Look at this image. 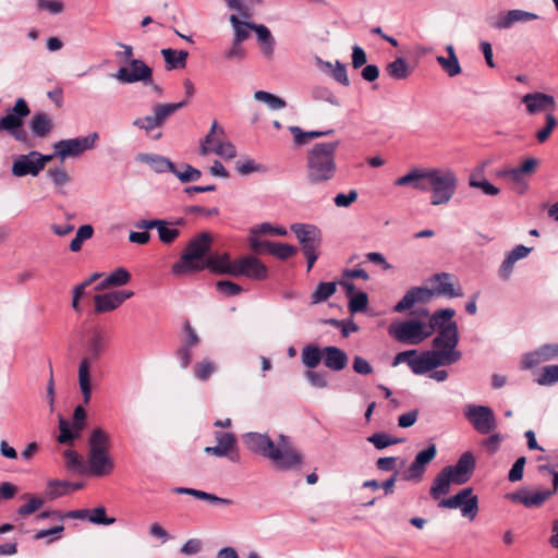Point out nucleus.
<instances>
[{"mask_svg":"<svg viewBox=\"0 0 558 558\" xmlns=\"http://www.w3.org/2000/svg\"><path fill=\"white\" fill-rule=\"evenodd\" d=\"M396 186H412L421 192H430V204H448L457 192L458 178L448 168H413L395 181Z\"/></svg>","mask_w":558,"mask_h":558,"instance_id":"f257e3e1","label":"nucleus"},{"mask_svg":"<svg viewBox=\"0 0 558 558\" xmlns=\"http://www.w3.org/2000/svg\"><path fill=\"white\" fill-rule=\"evenodd\" d=\"M244 444L252 452L267 458L277 470L290 471L303 463V456L288 436L280 435L275 442L266 434L247 433L244 435Z\"/></svg>","mask_w":558,"mask_h":558,"instance_id":"f03ea898","label":"nucleus"},{"mask_svg":"<svg viewBox=\"0 0 558 558\" xmlns=\"http://www.w3.org/2000/svg\"><path fill=\"white\" fill-rule=\"evenodd\" d=\"M230 10H234L239 13L231 14L229 21L234 31L233 40L242 43L250 37L251 31L256 33L258 43L260 44L262 53L267 58L271 59L275 52V38L271 35L268 27L263 24H254L247 21H241L239 16L244 20H250L253 16L251 7L258 2V0H225Z\"/></svg>","mask_w":558,"mask_h":558,"instance_id":"7ed1b4c3","label":"nucleus"},{"mask_svg":"<svg viewBox=\"0 0 558 558\" xmlns=\"http://www.w3.org/2000/svg\"><path fill=\"white\" fill-rule=\"evenodd\" d=\"M339 141L315 144L306 157V181L310 185H323L337 173L336 151Z\"/></svg>","mask_w":558,"mask_h":558,"instance_id":"20e7f679","label":"nucleus"},{"mask_svg":"<svg viewBox=\"0 0 558 558\" xmlns=\"http://www.w3.org/2000/svg\"><path fill=\"white\" fill-rule=\"evenodd\" d=\"M211 236L202 232L193 238L184 248L180 259L172 265L174 275L198 272L206 269L207 253L210 250Z\"/></svg>","mask_w":558,"mask_h":558,"instance_id":"39448f33","label":"nucleus"},{"mask_svg":"<svg viewBox=\"0 0 558 558\" xmlns=\"http://www.w3.org/2000/svg\"><path fill=\"white\" fill-rule=\"evenodd\" d=\"M109 435L101 428H95L90 433L87 473L104 476L112 472L114 463L109 454Z\"/></svg>","mask_w":558,"mask_h":558,"instance_id":"423d86ee","label":"nucleus"},{"mask_svg":"<svg viewBox=\"0 0 558 558\" xmlns=\"http://www.w3.org/2000/svg\"><path fill=\"white\" fill-rule=\"evenodd\" d=\"M108 338L100 330H94L87 341L89 356L82 359L78 366V384L84 403L87 404L92 396L90 360H97L106 350Z\"/></svg>","mask_w":558,"mask_h":558,"instance_id":"0eeeda50","label":"nucleus"},{"mask_svg":"<svg viewBox=\"0 0 558 558\" xmlns=\"http://www.w3.org/2000/svg\"><path fill=\"white\" fill-rule=\"evenodd\" d=\"M31 113L24 98H19L8 113L0 119V132L5 131L17 142L31 146V138L24 129V119Z\"/></svg>","mask_w":558,"mask_h":558,"instance_id":"6e6552de","label":"nucleus"},{"mask_svg":"<svg viewBox=\"0 0 558 558\" xmlns=\"http://www.w3.org/2000/svg\"><path fill=\"white\" fill-rule=\"evenodd\" d=\"M459 343V329L456 322H452L446 328L438 330L437 336L433 339L432 350L436 356L445 364L451 365L457 363L462 354L457 350Z\"/></svg>","mask_w":558,"mask_h":558,"instance_id":"1a4fd4ad","label":"nucleus"},{"mask_svg":"<svg viewBox=\"0 0 558 558\" xmlns=\"http://www.w3.org/2000/svg\"><path fill=\"white\" fill-rule=\"evenodd\" d=\"M187 104L186 100L172 104H157L153 107V114L137 118L133 125L144 131L150 138L157 141L161 138L162 133H154L155 130L163 126L168 118Z\"/></svg>","mask_w":558,"mask_h":558,"instance_id":"9d476101","label":"nucleus"},{"mask_svg":"<svg viewBox=\"0 0 558 558\" xmlns=\"http://www.w3.org/2000/svg\"><path fill=\"white\" fill-rule=\"evenodd\" d=\"M388 333L398 342L416 345L433 335V328L420 320L408 319L390 324Z\"/></svg>","mask_w":558,"mask_h":558,"instance_id":"9b49d317","label":"nucleus"},{"mask_svg":"<svg viewBox=\"0 0 558 558\" xmlns=\"http://www.w3.org/2000/svg\"><path fill=\"white\" fill-rule=\"evenodd\" d=\"M290 229L302 245L307 262V271H310L319 256L322 231L315 225L310 223H293Z\"/></svg>","mask_w":558,"mask_h":558,"instance_id":"f8f14e48","label":"nucleus"},{"mask_svg":"<svg viewBox=\"0 0 558 558\" xmlns=\"http://www.w3.org/2000/svg\"><path fill=\"white\" fill-rule=\"evenodd\" d=\"M463 414L472 427L481 435H488L498 426L497 417L488 405L466 404Z\"/></svg>","mask_w":558,"mask_h":558,"instance_id":"ddd939ff","label":"nucleus"},{"mask_svg":"<svg viewBox=\"0 0 558 558\" xmlns=\"http://www.w3.org/2000/svg\"><path fill=\"white\" fill-rule=\"evenodd\" d=\"M223 133V129L218 125L217 121H214L209 133L201 144V154L215 153L225 159L234 158L236 156V148L231 142L222 138Z\"/></svg>","mask_w":558,"mask_h":558,"instance_id":"4468645a","label":"nucleus"},{"mask_svg":"<svg viewBox=\"0 0 558 558\" xmlns=\"http://www.w3.org/2000/svg\"><path fill=\"white\" fill-rule=\"evenodd\" d=\"M98 138V133L93 132L87 136H77L75 138L61 140L54 143L53 148L56 155L59 156L62 160H64L69 157H78L86 150L93 149Z\"/></svg>","mask_w":558,"mask_h":558,"instance_id":"2eb2a0df","label":"nucleus"},{"mask_svg":"<svg viewBox=\"0 0 558 558\" xmlns=\"http://www.w3.org/2000/svg\"><path fill=\"white\" fill-rule=\"evenodd\" d=\"M438 507L447 509L460 508L462 517L474 520L478 512V498L473 494L471 487H466L449 498L441 499Z\"/></svg>","mask_w":558,"mask_h":558,"instance_id":"dca6fc26","label":"nucleus"},{"mask_svg":"<svg viewBox=\"0 0 558 558\" xmlns=\"http://www.w3.org/2000/svg\"><path fill=\"white\" fill-rule=\"evenodd\" d=\"M129 65L130 69L120 66L112 76L122 84H133L137 82H142L143 84L153 83V69L143 60H131Z\"/></svg>","mask_w":558,"mask_h":558,"instance_id":"f3484780","label":"nucleus"},{"mask_svg":"<svg viewBox=\"0 0 558 558\" xmlns=\"http://www.w3.org/2000/svg\"><path fill=\"white\" fill-rule=\"evenodd\" d=\"M476 466V460L471 451L460 456L453 465H447L444 470L453 480V484L463 485L470 481Z\"/></svg>","mask_w":558,"mask_h":558,"instance_id":"a211bd4d","label":"nucleus"},{"mask_svg":"<svg viewBox=\"0 0 558 558\" xmlns=\"http://www.w3.org/2000/svg\"><path fill=\"white\" fill-rule=\"evenodd\" d=\"M437 448L435 444H429L425 449L417 452L412 463L403 473L405 481H421L426 466L435 459Z\"/></svg>","mask_w":558,"mask_h":558,"instance_id":"6ab92c4d","label":"nucleus"},{"mask_svg":"<svg viewBox=\"0 0 558 558\" xmlns=\"http://www.w3.org/2000/svg\"><path fill=\"white\" fill-rule=\"evenodd\" d=\"M233 277L245 276L253 280H263L267 277V267L255 256L247 255L235 260Z\"/></svg>","mask_w":558,"mask_h":558,"instance_id":"aec40b11","label":"nucleus"},{"mask_svg":"<svg viewBox=\"0 0 558 558\" xmlns=\"http://www.w3.org/2000/svg\"><path fill=\"white\" fill-rule=\"evenodd\" d=\"M538 15L532 12L523 11L520 9L509 10L501 12L489 21V26L494 29H508L515 23H524L537 20Z\"/></svg>","mask_w":558,"mask_h":558,"instance_id":"412c9836","label":"nucleus"},{"mask_svg":"<svg viewBox=\"0 0 558 558\" xmlns=\"http://www.w3.org/2000/svg\"><path fill=\"white\" fill-rule=\"evenodd\" d=\"M505 497L514 504H521L525 508L531 509L541 507L551 495L546 489L529 490L523 488L508 493Z\"/></svg>","mask_w":558,"mask_h":558,"instance_id":"4be33fe9","label":"nucleus"},{"mask_svg":"<svg viewBox=\"0 0 558 558\" xmlns=\"http://www.w3.org/2000/svg\"><path fill=\"white\" fill-rule=\"evenodd\" d=\"M433 295H442L447 298H460L463 295L462 288L456 286L453 276L448 272L436 274L430 278Z\"/></svg>","mask_w":558,"mask_h":558,"instance_id":"5701e85b","label":"nucleus"},{"mask_svg":"<svg viewBox=\"0 0 558 558\" xmlns=\"http://www.w3.org/2000/svg\"><path fill=\"white\" fill-rule=\"evenodd\" d=\"M132 291H112L104 294H96L94 296L95 312L107 313L118 308L125 300L132 298Z\"/></svg>","mask_w":558,"mask_h":558,"instance_id":"b1692460","label":"nucleus"},{"mask_svg":"<svg viewBox=\"0 0 558 558\" xmlns=\"http://www.w3.org/2000/svg\"><path fill=\"white\" fill-rule=\"evenodd\" d=\"M433 292L425 287H413L407 291L403 298L393 306L396 313L409 311L417 303H427L432 300Z\"/></svg>","mask_w":558,"mask_h":558,"instance_id":"393cba45","label":"nucleus"},{"mask_svg":"<svg viewBox=\"0 0 558 558\" xmlns=\"http://www.w3.org/2000/svg\"><path fill=\"white\" fill-rule=\"evenodd\" d=\"M184 331L186 333V338L182 341L175 354L180 361V366L185 369L192 363V349L198 345L201 340L189 322H185L184 324Z\"/></svg>","mask_w":558,"mask_h":558,"instance_id":"a878e982","label":"nucleus"},{"mask_svg":"<svg viewBox=\"0 0 558 558\" xmlns=\"http://www.w3.org/2000/svg\"><path fill=\"white\" fill-rule=\"evenodd\" d=\"M555 359H558V343L544 344L523 356L522 367L524 369H531L543 362Z\"/></svg>","mask_w":558,"mask_h":558,"instance_id":"bb28decb","label":"nucleus"},{"mask_svg":"<svg viewBox=\"0 0 558 558\" xmlns=\"http://www.w3.org/2000/svg\"><path fill=\"white\" fill-rule=\"evenodd\" d=\"M522 102L525 104L526 110L530 114L543 111H554L556 108L555 98L544 93H529L522 97Z\"/></svg>","mask_w":558,"mask_h":558,"instance_id":"cd10ccee","label":"nucleus"},{"mask_svg":"<svg viewBox=\"0 0 558 558\" xmlns=\"http://www.w3.org/2000/svg\"><path fill=\"white\" fill-rule=\"evenodd\" d=\"M445 365L437 356L436 353L430 351L423 352L420 356L416 354L409 361V367L416 375H422L432 372L438 366Z\"/></svg>","mask_w":558,"mask_h":558,"instance_id":"c85d7f7f","label":"nucleus"},{"mask_svg":"<svg viewBox=\"0 0 558 558\" xmlns=\"http://www.w3.org/2000/svg\"><path fill=\"white\" fill-rule=\"evenodd\" d=\"M36 155L29 151L26 155H19L12 165V174L17 178L32 175L36 177L40 173L36 159Z\"/></svg>","mask_w":558,"mask_h":558,"instance_id":"c756f323","label":"nucleus"},{"mask_svg":"<svg viewBox=\"0 0 558 558\" xmlns=\"http://www.w3.org/2000/svg\"><path fill=\"white\" fill-rule=\"evenodd\" d=\"M251 245L255 251H258L259 248L264 247L271 255L276 256L281 260L288 259L296 253L295 246L286 243L253 240Z\"/></svg>","mask_w":558,"mask_h":558,"instance_id":"7c9ffc66","label":"nucleus"},{"mask_svg":"<svg viewBox=\"0 0 558 558\" xmlns=\"http://www.w3.org/2000/svg\"><path fill=\"white\" fill-rule=\"evenodd\" d=\"M532 251L531 247H526L522 244L520 245H517L515 247H513L506 256V258L504 259V262L501 263L500 267H499V277L504 280H508L511 276V272L513 270V266L514 264L526 257L530 252Z\"/></svg>","mask_w":558,"mask_h":558,"instance_id":"2f4dec72","label":"nucleus"},{"mask_svg":"<svg viewBox=\"0 0 558 558\" xmlns=\"http://www.w3.org/2000/svg\"><path fill=\"white\" fill-rule=\"evenodd\" d=\"M323 362L331 371L339 372L347 367L349 359L347 353L335 345L324 348Z\"/></svg>","mask_w":558,"mask_h":558,"instance_id":"473e14b6","label":"nucleus"},{"mask_svg":"<svg viewBox=\"0 0 558 558\" xmlns=\"http://www.w3.org/2000/svg\"><path fill=\"white\" fill-rule=\"evenodd\" d=\"M206 269L216 274H225L232 276L235 269V260H231L229 254L210 255L207 257Z\"/></svg>","mask_w":558,"mask_h":558,"instance_id":"72a5a7b5","label":"nucleus"},{"mask_svg":"<svg viewBox=\"0 0 558 558\" xmlns=\"http://www.w3.org/2000/svg\"><path fill=\"white\" fill-rule=\"evenodd\" d=\"M29 129L34 136L44 138L53 129L52 119L46 112H36L29 121Z\"/></svg>","mask_w":558,"mask_h":558,"instance_id":"f704fd0d","label":"nucleus"},{"mask_svg":"<svg viewBox=\"0 0 558 558\" xmlns=\"http://www.w3.org/2000/svg\"><path fill=\"white\" fill-rule=\"evenodd\" d=\"M131 274L124 267H118L112 272H110L106 278L99 282L96 287V290H105L108 288L122 287L130 282Z\"/></svg>","mask_w":558,"mask_h":558,"instance_id":"c9c22d12","label":"nucleus"},{"mask_svg":"<svg viewBox=\"0 0 558 558\" xmlns=\"http://www.w3.org/2000/svg\"><path fill=\"white\" fill-rule=\"evenodd\" d=\"M446 51L448 52V57L437 56L436 61L449 77H454L461 73L462 69L454 52L453 46L448 45L446 47Z\"/></svg>","mask_w":558,"mask_h":558,"instance_id":"e433bc0d","label":"nucleus"},{"mask_svg":"<svg viewBox=\"0 0 558 558\" xmlns=\"http://www.w3.org/2000/svg\"><path fill=\"white\" fill-rule=\"evenodd\" d=\"M140 159L150 166L157 173L171 172L174 174L175 165L167 157L154 154H143Z\"/></svg>","mask_w":558,"mask_h":558,"instance_id":"4c0bfd02","label":"nucleus"},{"mask_svg":"<svg viewBox=\"0 0 558 558\" xmlns=\"http://www.w3.org/2000/svg\"><path fill=\"white\" fill-rule=\"evenodd\" d=\"M161 54L165 59L167 70L184 69L186 66V60L189 57V52L186 50L165 48L161 50Z\"/></svg>","mask_w":558,"mask_h":558,"instance_id":"58836bf2","label":"nucleus"},{"mask_svg":"<svg viewBox=\"0 0 558 558\" xmlns=\"http://www.w3.org/2000/svg\"><path fill=\"white\" fill-rule=\"evenodd\" d=\"M451 484H453V480H451L450 475L441 469L432 483L429 489L430 497L435 500L440 499L441 496L449 493Z\"/></svg>","mask_w":558,"mask_h":558,"instance_id":"ea45409f","label":"nucleus"},{"mask_svg":"<svg viewBox=\"0 0 558 558\" xmlns=\"http://www.w3.org/2000/svg\"><path fill=\"white\" fill-rule=\"evenodd\" d=\"M456 315V311L453 308H441L436 312H434L429 316V320L427 327L433 328V333L436 330H441L442 328H446L448 325H450L453 320L452 318Z\"/></svg>","mask_w":558,"mask_h":558,"instance_id":"a19ab883","label":"nucleus"},{"mask_svg":"<svg viewBox=\"0 0 558 558\" xmlns=\"http://www.w3.org/2000/svg\"><path fill=\"white\" fill-rule=\"evenodd\" d=\"M324 357V348L320 349L316 344H306L301 352L302 363L310 369L318 366Z\"/></svg>","mask_w":558,"mask_h":558,"instance_id":"79ce46f5","label":"nucleus"},{"mask_svg":"<svg viewBox=\"0 0 558 558\" xmlns=\"http://www.w3.org/2000/svg\"><path fill=\"white\" fill-rule=\"evenodd\" d=\"M174 492L180 495H190L197 499L208 501L210 504H219V505H230L231 504V500H229V499L221 498L214 494H209L204 490H198L195 488L177 487V488H174Z\"/></svg>","mask_w":558,"mask_h":558,"instance_id":"37998d69","label":"nucleus"},{"mask_svg":"<svg viewBox=\"0 0 558 558\" xmlns=\"http://www.w3.org/2000/svg\"><path fill=\"white\" fill-rule=\"evenodd\" d=\"M387 74L393 80H405L412 70L403 58H397L386 66Z\"/></svg>","mask_w":558,"mask_h":558,"instance_id":"c03bdc74","label":"nucleus"},{"mask_svg":"<svg viewBox=\"0 0 558 558\" xmlns=\"http://www.w3.org/2000/svg\"><path fill=\"white\" fill-rule=\"evenodd\" d=\"M59 429L60 434L57 437V441L61 445H71L75 439L81 437L82 430L74 428V425L71 427L69 422L63 417L59 418Z\"/></svg>","mask_w":558,"mask_h":558,"instance_id":"a18cd8bd","label":"nucleus"},{"mask_svg":"<svg viewBox=\"0 0 558 558\" xmlns=\"http://www.w3.org/2000/svg\"><path fill=\"white\" fill-rule=\"evenodd\" d=\"M337 290L336 282H320L311 295V302L318 304L328 300Z\"/></svg>","mask_w":558,"mask_h":558,"instance_id":"49530a36","label":"nucleus"},{"mask_svg":"<svg viewBox=\"0 0 558 558\" xmlns=\"http://www.w3.org/2000/svg\"><path fill=\"white\" fill-rule=\"evenodd\" d=\"M63 454L68 470L75 471L80 474L87 473V465L83 462L82 457L75 450L66 449Z\"/></svg>","mask_w":558,"mask_h":558,"instance_id":"de8ad7c7","label":"nucleus"},{"mask_svg":"<svg viewBox=\"0 0 558 558\" xmlns=\"http://www.w3.org/2000/svg\"><path fill=\"white\" fill-rule=\"evenodd\" d=\"M290 131L294 136V142L298 145H304L307 140L315 138V137H322L327 136L333 133L332 129L326 130V131H310V132H303L301 128L299 126H290Z\"/></svg>","mask_w":558,"mask_h":558,"instance_id":"09e8293b","label":"nucleus"},{"mask_svg":"<svg viewBox=\"0 0 558 558\" xmlns=\"http://www.w3.org/2000/svg\"><path fill=\"white\" fill-rule=\"evenodd\" d=\"M23 498L27 499V502L22 505L17 509V514L21 517H27L33 514L38 509H40L45 504V499L37 495L25 494Z\"/></svg>","mask_w":558,"mask_h":558,"instance_id":"8fccbe9b","label":"nucleus"},{"mask_svg":"<svg viewBox=\"0 0 558 558\" xmlns=\"http://www.w3.org/2000/svg\"><path fill=\"white\" fill-rule=\"evenodd\" d=\"M94 234V228L90 225H83L81 226L74 239L70 243V251L71 252H80L82 250L83 243L86 240H89Z\"/></svg>","mask_w":558,"mask_h":558,"instance_id":"3c124183","label":"nucleus"},{"mask_svg":"<svg viewBox=\"0 0 558 558\" xmlns=\"http://www.w3.org/2000/svg\"><path fill=\"white\" fill-rule=\"evenodd\" d=\"M254 98L257 101L265 102L271 110L283 109L287 106L282 98L265 90L255 92Z\"/></svg>","mask_w":558,"mask_h":558,"instance_id":"603ef678","label":"nucleus"},{"mask_svg":"<svg viewBox=\"0 0 558 558\" xmlns=\"http://www.w3.org/2000/svg\"><path fill=\"white\" fill-rule=\"evenodd\" d=\"M174 175L182 182L189 183L197 181L202 172L187 163H182L180 169L175 166Z\"/></svg>","mask_w":558,"mask_h":558,"instance_id":"864d4df0","label":"nucleus"},{"mask_svg":"<svg viewBox=\"0 0 558 558\" xmlns=\"http://www.w3.org/2000/svg\"><path fill=\"white\" fill-rule=\"evenodd\" d=\"M71 483L68 481L51 480L47 484L46 494L49 499L53 500L68 494Z\"/></svg>","mask_w":558,"mask_h":558,"instance_id":"5fc2aeb1","label":"nucleus"},{"mask_svg":"<svg viewBox=\"0 0 558 558\" xmlns=\"http://www.w3.org/2000/svg\"><path fill=\"white\" fill-rule=\"evenodd\" d=\"M215 372L216 365L209 359H204L194 365V375L202 381H206Z\"/></svg>","mask_w":558,"mask_h":558,"instance_id":"6e6d98bb","label":"nucleus"},{"mask_svg":"<svg viewBox=\"0 0 558 558\" xmlns=\"http://www.w3.org/2000/svg\"><path fill=\"white\" fill-rule=\"evenodd\" d=\"M159 240L163 244H171L180 235V231L177 228H170L166 220H160V225L157 226Z\"/></svg>","mask_w":558,"mask_h":558,"instance_id":"4d7b16f0","label":"nucleus"},{"mask_svg":"<svg viewBox=\"0 0 558 558\" xmlns=\"http://www.w3.org/2000/svg\"><path fill=\"white\" fill-rule=\"evenodd\" d=\"M215 438L217 446L223 448L228 452H238L236 438L234 434L228 432H216Z\"/></svg>","mask_w":558,"mask_h":558,"instance_id":"13d9d810","label":"nucleus"},{"mask_svg":"<svg viewBox=\"0 0 558 558\" xmlns=\"http://www.w3.org/2000/svg\"><path fill=\"white\" fill-rule=\"evenodd\" d=\"M536 383L541 386H551L558 383V365H547L543 367Z\"/></svg>","mask_w":558,"mask_h":558,"instance_id":"bf43d9fd","label":"nucleus"},{"mask_svg":"<svg viewBox=\"0 0 558 558\" xmlns=\"http://www.w3.org/2000/svg\"><path fill=\"white\" fill-rule=\"evenodd\" d=\"M88 521L99 525H110L116 522L114 518H108L106 514V508L102 506L96 507L89 510Z\"/></svg>","mask_w":558,"mask_h":558,"instance_id":"052dcab7","label":"nucleus"},{"mask_svg":"<svg viewBox=\"0 0 558 558\" xmlns=\"http://www.w3.org/2000/svg\"><path fill=\"white\" fill-rule=\"evenodd\" d=\"M312 96L315 100L326 101L332 106H339V100L335 94L325 86H316L312 89Z\"/></svg>","mask_w":558,"mask_h":558,"instance_id":"680f3d73","label":"nucleus"},{"mask_svg":"<svg viewBox=\"0 0 558 558\" xmlns=\"http://www.w3.org/2000/svg\"><path fill=\"white\" fill-rule=\"evenodd\" d=\"M368 305V296L365 292H359L350 298L349 311L351 313L364 312Z\"/></svg>","mask_w":558,"mask_h":558,"instance_id":"e2e57ef3","label":"nucleus"},{"mask_svg":"<svg viewBox=\"0 0 558 558\" xmlns=\"http://www.w3.org/2000/svg\"><path fill=\"white\" fill-rule=\"evenodd\" d=\"M216 289L225 296H234L242 292V287L229 280H220L216 282Z\"/></svg>","mask_w":558,"mask_h":558,"instance_id":"0e129e2a","label":"nucleus"},{"mask_svg":"<svg viewBox=\"0 0 558 558\" xmlns=\"http://www.w3.org/2000/svg\"><path fill=\"white\" fill-rule=\"evenodd\" d=\"M489 436L482 440V446L490 453H496L500 444L505 440V436L500 433H490Z\"/></svg>","mask_w":558,"mask_h":558,"instance_id":"69168bd1","label":"nucleus"},{"mask_svg":"<svg viewBox=\"0 0 558 558\" xmlns=\"http://www.w3.org/2000/svg\"><path fill=\"white\" fill-rule=\"evenodd\" d=\"M305 378L310 383L311 386L315 388H326L328 386L327 374L324 372H315L308 369L305 372Z\"/></svg>","mask_w":558,"mask_h":558,"instance_id":"338daca9","label":"nucleus"},{"mask_svg":"<svg viewBox=\"0 0 558 558\" xmlns=\"http://www.w3.org/2000/svg\"><path fill=\"white\" fill-rule=\"evenodd\" d=\"M357 191L350 190L348 193H339L333 197V203L339 208H347L357 199Z\"/></svg>","mask_w":558,"mask_h":558,"instance_id":"774afa93","label":"nucleus"}]
</instances>
